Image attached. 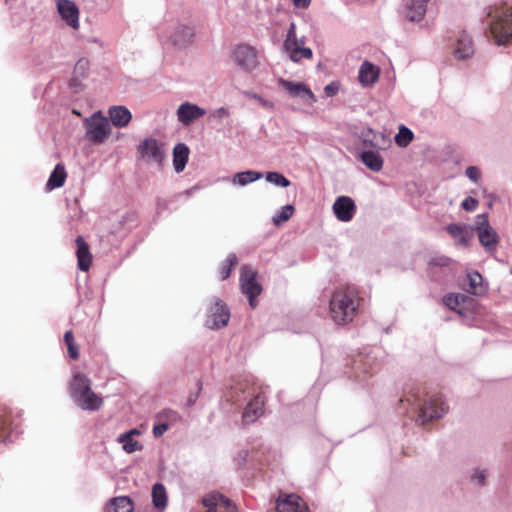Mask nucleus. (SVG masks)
<instances>
[{
	"label": "nucleus",
	"mask_w": 512,
	"mask_h": 512,
	"mask_svg": "<svg viewBox=\"0 0 512 512\" xmlns=\"http://www.w3.org/2000/svg\"><path fill=\"white\" fill-rule=\"evenodd\" d=\"M465 175L473 182H477L480 178V170L476 166H468Z\"/></svg>",
	"instance_id": "obj_45"
},
{
	"label": "nucleus",
	"mask_w": 512,
	"mask_h": 512,
	"mask_svg": "<svg viewBox=\"0 0 512 512\" xmlns=\"http://www.w3.org/2000/svg\"><path fill=\"white\" fill-rule=\"evenodd\" d=\"M430 0H403V14L411 22L421 21L426 14Z\"/></svg>",
	"instance_id": "obj_15"
},
{
	"label": "nucleus",
	"mask_w": 512,
	"mask_h": 512,
	"mask_svg": "<svg viewBox=\"0 0 512 512\" xmlns=\"http://www.w3.org/2000/svg\"><path fill=\"white\" fill-rule=\"evenodd\" d=\"M108 114L111 123L117 128L126 127L132 119V114L129 109L122 105L111 106L108 110Z\"/></svg>",
	"instance_id": "obj_21"
},
{
	"label": "nucleus",
	"mask_w": 512,
	"mask_h": 512,
	"mask_svg": "<svg viewBox=\"0 0 512 512\" xmlns=\"http://www.w3.org/2000/svg\"><path fill=\"white\" fill-rule=\"evenodd\" d=\"M405 401L413 409H419L418 421L422 425L434 419L442 418L448 412V406L442 395L431 396L422 405L418 403L419 400L415 395L407 396Z\"/></svg>",
	"instance_id": "obj_3"
},
{
	"label": "nucleus",
	"mask_w": 512,
	"mask_h": 512,
	"mask_svg": "<svg viewBox=\"0 0 512 512\" xmlns=\"http://www.w3.org/2000/svg\"><path fill=\"white\" fill-rule=\"evenodd\" d=\"M452 263V259L444 255H437L430 259L428 263L429 274L434 277L436 268H447Z\"/></svg>",
	"instance_id": "obj_33"
},
{
	"label": "nucleus",
	"mask_w": 512,
	"mask_h": 512,
	"mask_svg": "<svg viewBox=\"0 0 512 512\" xmlns=\"http://www.w3.org/2000/svg\"><path fill=\"white\" fill-rule=\"evenodd\" d=\"M70 396L82 410L96 411L103 400L91 388V380L83 373H75L70 384Z\"/></svg>",
	"instance_id": "obj_2"
},
{
	"label": "nucleus",
	"mask_w": 512,
	"mask_h": 512,
	"mask_svg": "<svg viewBox=\"0 0 512 512\" xmlns=\"http://www.w3.org/2000/svg\"><path fill=\"white\" fill-rule=\"evenodd\" d=\"M276 510L278 512H308V506L298 495L288 494L284 497H278L276 500Z\"/></svg>",
	"instance_id": "obj_17"
},
{
	"label": "nucleus",
	"mask_w": 512,
	"mask_h": 512,
	"mask_svg": "<svg viewBox=\"0 0 512 512\" xmlns=\"http://www.w3.org/2000/svg\"><path fill=\"white\" fill-rule=\"evenodd\" d=\"M66 176L67 174L64 166L57 164L47 181V188L49 190H53L55 188L62 187L65 183Z\"/></svg>",
	"instance_id": "obj_29"
},
{
	"label": "nucleus",
	"mask_w": 512,
	"mask_h": 512,
	"mask_svg": "<svg viewBox=\"0 0 512 512\" xmlns=\"http://www.w3.org/2000/svg\"><path fill=\"white\" fill-rule=\"evenodd\" d=\"M229 115H230V112L225 107L217 108L216 110H214L211 113V117L217 118V119H222V118L228 117Z\"/></svg>",
	"instance_id": "obj_46"
},
{
	"label": "nucleus",
	"mask_w": 512,
	"mask_h": 512,
	"mask_svg": "<svg viewBox=\"0 0 512 512\" xmlns=\"http://www.w3.org/2000/svg\"><path fill=\"white\" fill-rule=\"evenodd\" d=\"M339 89V82L333 81L325 86L324 92L327 97H333L338 93Z\"/></svg>",
	"instance_id": "obj_44"
},
{
	"label": "nucleus",
	"mask_w": 512,
	"mask_h": 512,
	"mask_svg": "<svg viewBox=\"0 0 512 512\" xmlns=\"http://www.w3.org/2000/svg\"><path fill=\"white\" fill-rule=\"evenodd\" d=\"M487 477L486 470L476 469L474 473L471 475V482L478 486L485 485Z\"/></svg>",
	"instance_id": "obj_40"
},
{
	"label": "nucleus",
	"mask_w": 512,
	"mask_h": 512,
	"mask_svg": "<svg viewBox=\"0 0 512 512\" xmlns=\"http://www.w3.org/2000/svg\"><path fill=\"white\" fill-rule=\"evenodd\" d=\"M296 26L294 23H291L290 24V27L288 29V32H287V37L284 41V47L287 46V45H291L293 44L294 42H297V37H296Z\"/></svg>",
	"instance_id": "obj_43"
},
{
	"label": "nucleus",
	"mask_w": 512,
	"mask_h": 512,
	"mask_svg": "<svg viewBox=\"0 0 512 512\" xmlns=\"http://www.w3.org/2000/svg\"><path fill=\"white\" fill-rule=\"evenodd\" d=\"M64 341L67 346H69V344H74V335H73L72 331L69 330V331L65 332Z\"/></svg>",
	"instance_id": "obj_51"
},
{
	"label": "nucleus",
	"mask_w": 512,
	"mask_h": 512,
	"mask_svg": "<svg viewBox=\"0 0 512 512\" xmlns=\"http://www.w3.org/2000/svg\"><path fill=\"white\" fill-rule=\"evenodd\" d=\"M168 428L169 426L166 423L155 425L153 428V435L155 437H160L168 430Z\"/></svg>",
	"instance_id": "obj_48"
},
{
	"label": "nucleus",
	"mask_w": 512,
	"mask_h": 512,
	"mask_svg": "<svg viewBox=\"0 0 512 512\" xmlns=\"http://www.w3.org/2000/svg\"><path fill=\"white\" fill-rule=\"evenodd\" d=\"M189 159V148L184 143H177L173 148V166L177 173L182 172Z\"/></svg>",
	"instance_id": "obj_25"
},
{
	"label": "nucleus",
	"mask_w": 512,
	"mask_h": 512,
	"mask_svg": "<svg viewBox=\"0 0 512 512\" xmlns=\"http://www.w3.org/2000/svg\"><path fill=\"white\" fill-rule=\"evenodd\" d=\"M257 272L249 265H243L240 271V287L244 295L248 297L249 305L256 307L255 298L261 294L262 287L256 280Z\"/></svg>",
	"instance_id": "obj_6"
},
{
	"label": "nucleus",
	"mask_w": 512,
	"mask_h": 512,
	"mask_svg": "<svg viewBox=\"0 0 512 512\" xmlns=\"http://www.w3.org/2000/svg\"><path fill=\"white\" fill-rule=\"evenodd\" d=\"M202 503L207 507L206 512H216V506L218 505H224L230 511L236 509L235 505L222 494L207 495L202 499Z\"/></svg>",
	"instance_id": "obj_26"
},
{
	"label": "nucleus",
	"mask_w": 512,
	"mask_h": 512,
	"mask_svg": "<svg viewBox=\"0 0 512 512\" xmlns=\"http://www.w3.org/2000/svg\"><path fill=\"white\" fill-rule=\"evenodd\" d=\"M358 307L359 298L354 288H338L333 292L330 298V317L336 324L345 325L354 319Z\"/></svg>",
	"instance_id": "obj_1"
},
{
	"label": "nucleus",
	"mask_w": 512,
	"mask_h": 512,
	"mask_svg": "<svg viewBox=\"0 0 512 512\" xmlns=\"http://www.w3.org/2000/svg\"><path fill=\"white\" fill-rule=\"evenodd\" d=\"M471 301L472 298L462 293H450L443 297L444 305L460 315H464V307Z\"/></svg>",
	"instance_id": "obj_23"
},
{
	"label": "nucleus",
	"mask_w": 512,
	"mask_h": 512,
	"mask_svg": "<svg viewBox=\"0 0 512 512\" xmlns=\"http://www.w3.org/2000/svg\"><path fill=\"white\" fill-rule=\"evenodd\" d=\"M285 49L289 52L290 59L293 62H299L301 59H310L313 55L310 48L298 46L297 42L285 46Z\"/></svg>",
	"instance_id": "obj_31"
},
{
	"label": "nucleus",
	"mask_w": 512,
	"mask_h": 512,
	"mask_svg": "<svg viewBox=\"0 0 512 512\" xmlns=\"http://www.w3.org/2000/svg\"><path fill=\"white\" fill-rule=\"evenodd\" d=\"M247 96L260 102L262 106L267 108H272L273 104L267 100H265L262 96L256 94V93H247Z\"/></svg>",
	"instance_id": "obj_47"
},
{
	"label": "nucleus",
	"mask_w": 512,
	"mask_h": 512,
	"mask_svg": "<svg viewBox=\"0 0 512 512\" xmlns=\"http://www.w3.org/2000/svg\"><path fill=\"white\" fill-rule=\"evenodd\" d=\"M67 349L68 354L72 359H77L79 357L78 347L75 345V343L69 344V346H67Z\"/></svg>",
	"instance_id": "obj_49"
},
{
	"label": "nucleus",
	"mask_w": 512,
	"mask_h": 512,
	"mask_svg": "<svg viewBox=\"0 0 512 512\" xmlns=\"http://www.w3.org/2000/svg\"><path fill=\"white\" fill-rule=\"evenodd\" d=\"M167 414L173 416V417H177V413L175 411H172V410H169L167 411Z\"/></svg>",
	"instance_id": "obj_56"
},
{
	"label": "nucleus",
	"mask_w": 512,
	"mask_h": 512,
	"mask_svg": "<svg viewBox=\"0 0 512 512\" xmlns=\"http://www.w3.org/2000/svg\"><path fill=\"white\" fill-rule=\"evenodd\" d=\"M267 182L274 184L275 186L286 188L290 186V181L280 172L272 171L265 175Z\"/></svg>",
	"instance_id": "obj_37"
},
{
	"label": "nucleus",
	"mask_w": 512,
	"mask_h": 512,
	"mask_svg": "<svg viewBox=\"0 0 512 512\" xmlns=\"http://www.w3.org/2000/svg\"><path fill=\"white\" fill-rule=\"evenodd\" d=\"M89 62L86 59H80L74 67L75 77H84L88 71Z\"/></svg>",
	"instance_id": "obj_39"
},
{
	"label": "nucleus",
	"mask_w": 512,
	"mask_h": 512,
	"mask_svg": "<svg viewBox=\"0 0 512 512\" xmlns=\"http://www.w3.org/2000/svg\"><path fill=\"white\" fill-rule=\"evenodd\" d=\"M475 230L478 235L479 242L488 253L496 251L499 237L494 228L489 224L488 215L486 213L479 214L476 217Z\"/></svg>",
	"instance_id": "obj_5"
},
{
	"label": "nucleus",
	"mask_w": 512,
	"mask_h": 512,
	"mask_svg": "<svg viewBox=\"0 0 512 512\" xmlns=\"http://www.w3.org/2000/svg\"><path fill=\"white\" fill-rule=\"evenodd\" d=\"M413 132L406 126L401 125L398 133L395 135V142L399 147H406L413 140Z\"/></svg>",
	"instance_id": "obj_34"
},
{
	"label": "nucleus",
	"mask_w": 512,
	"mask_h": 512,
	"mask_svg": "<svg viewBox=\"0 0 512 512\" xmlns=\"http://www.w3.org/2000/svg\"><path fill=\"white\" fill-rule=\"evenodd\" d=\"M152 502L158 509H164L167 506V492L162 483H156L152 488Z\"/></svg>",
	"instance_id": "obj_32"
},
{
	"label": "nucleus",
	"mask_w": 512,
	"mask_h": 512,
	"mask_svg": "<svg viewBox=\"0 0 512 512\" xmlns=\"http://www.w3.org/2000/svg\"><path fill=\"white\" fill-rule=\"evenodd\" d=\"M5 425H6V424H5V423H3V427L1 428L3 431L6 429Z\"/></svg>",
	"instance_id": "obj_57"
},
{
	"label": "nucleus",
	"mask_w": 512,
	"mask_h": 512,
	"mask_svg": "<svg viewBox=\"0 0 512 512\" xmlns=\"http://www.w3.org/2000/svg\"><path fill=\"white\" fill-rule=\"evenodd\" d=\"M278 83L290 94V96L298 97L310 105L316 102L314 93L306 84L283 78L279 79Z\"/></svg>",
	"instance_id": "obj_11"
},
{
	"label": "nucleus",
	"mask_w": 512,
	"mask_h": 512,
	"mask_svg": "<svg viewBox=\"0 0 512 512\" xmlns=\"http://www.w3.org/2000/svg\"><path fill=\"white\" fill-rule=\"evenodd\" d=\"M233 59L237 66L245 72L254 71L259 64L256 49L245 43L239 44L234 48Z\"/></svg>",
	"instance_id": "obj_8"
},
{
	"label": "nucleus",
	"mask_w": 512,
	"mask_h": 512,
	"mask_svg": "<svg viewBox=\"0 0 512 512\" xmlns=\"http://www.w3.org/2000/svg\"><path fill=\"white\" fill-rule=\"evenodd\" d=\"M453 54L459 60H466L474 54V46L471 37L462 31L456 37Z\"/></svg>",
	"instance_id": "obj_18"
},
{
	"label": "nucleus",
	"mask_w": 512,
	"mask_h": 512,
	"mask_svg": "<svg viewBox=\"0 0 512 512\" xmlns=\"http://www.w3.org/2000/svg\"><path fill=\"white\" fill-rule=\"evenodd\" d=\"M76 245H77V259H78V268L81 271H87L92 263V256L89 251L88 244L85 242L84 238L82 236H78L76 238Z\"/></svg>",
	"instance_id": "obj_22"
},
{
	"label": "nucleus",
	"mask_w": 512,
	"mask_h": 512,
	"mask_svg": "<svg viewBox=\"0 0 512 512\" xmlns=\"http://www.w3.org/2000/svg\"><path fill=\"white\" fill-rule=\"evenodd\" d=\"M379 77V69L369 61H364L359 69V82L365 86H371Z\"/></svg>",
	"instance_id": "obj_24"
},
{
	"label": "nucleus",
	"mask_w": 512,
	"mask_h": 512,
	"mask_svg": "<svg viewBox=\"0 0 512 512\" xmlns=\"http://www.w3.org/2000/svg\"><path fill=\"white\" fill-rule=\"evenodd\" d=\"M205 114L206 110L204 108L190 102L182 103L177 109L178 121L185 126L190 125Z\"/></svg>",
	"instance_id": "obj_16"
},
{
	"label": "nucleus",
	"mask_w": 512,
	"mask_h": 512,
	"mask_svg": "<svg viewBox=\"0 0 512 512\" xmlns=\"http://www.w3.org/2000/svg\"><path fill=\"white\" fill-rule=\"evenodd\" d=\"M263 178V174L258 171L248 170L236 173L232 178V184L239 186H246L249 183L255 182Z\"/></svg>",
	"instance_id": "obj_30"
},
{
	"label": "nucleus",
	"mask_w": 512,
	"mask_h": 512,
	"mask_svg": "<svg viewBox=\"0 0 512 512\" xmlns=\"http://www.w3.org/2000/svg\"><path fill=\"white\" fill-rule=\"evenodd\" d=\"M230 318V311L226 304L218 299L214 298L213 304L208 310V316L206 325L210 329H220L228 324Z\"/></svg>",
	"instance_id": "obj_10"
},
{
	"label": "nucleus",
	"mask_w": 512,
	"mask_h": 512,
	"mask_svg": "<svg viewBox=\"0 0 512 512\" xmlns=\"http://www.w3.org/2000/svg\"><path fill=\"white\" fill-rule=\"evenodd\" d=\"M462 287L468 293L476 296L483 295L487 291V287L483 283V278L477 271L467 273Z\"/></svg>",
	"instance_id": "obj_20"
},
{
	"label": "nucleus",
	"mask_w": 512,
	"mask_h": 512,
	"mask_svg": "<svg viewBox=\"0 0 512 512\" xmlns=\"http://www.w3.org/2000/svg\"><path fill=\"white\" fill-rule=\"evenodd\" d=\"M197 397H198L197 394H190L188 399H187L188 406H192L196 402Z\"/></svg>",
	"instance_id": "obj_54"
},
{
	"label": "nucleus",
	"mask_w": 512,
	"mask_h": 512,
	"mask_svg": "<svg viewBox=\"0 0 512 512\" xmlns=\"http://www.w3.org/2000/svg\"><path fill=\"white\" fill-rule=\"evenodd\" d=\"M194 29L184 24L176 25L168 34L169 42L176 48H186L192 44Z\"/></svg>",
	"instance_id": "obj_12"
},
{
	"label": "nucleus",
	"mask_w": 512,
	"mask_h": 512,
	"mask_svg": "<svg viewBox=\"0 0 512 512\" xmlns=\"http://www.w3.org/2000/svg\"><path fill=\"white\" fill-rule=\"evenodd\" d=\"M335 217L341 222H349L356 213L354 200L349 196H339L333 204Z\"/></svg>",
	"instance_id": "obj_14"
},
{
	"label": "nucleus",
	"mask_w": 512,
	"mask_h": 512,
	"mask_svg": "<svg viewBox=\"0 0 512 512\" xmlns=\"http://www.w3.org/2000/svg\"><path fill=\"white\" fill-rule=\"evenodd\" d=\"M293 213H294L293 205H290V204L285 205L281 208V210L277 214H275L273 216L272 221H273L274 225L280 226L284 222L288 221L293 216Z\"/></svg>",
	"instance_id": "obj_35"
},
{
	"label": "nucleus",
	"mask_w": 512,
	"mask_h": 512,
	"mask_svg": "<svg viewBox=\"0 0 512 512\" xmlns=\"http://www.w3.org/2000/svg\"><path fill=\"white\" fill-rule=\"evenodd\" d=\"M478 200L474 197H471V196H468L466 197L462 203H461V207L465 210V211H475L477 209V206H478Z\"/></svg>",
	"instance_id": "obj_42"
},
{
	"label": "nucleus",
	"mask_w": 512,
	"mask_h": 512,
	"mask_svg": "<svg viewBox=\"0 0 512 512\" xmlns=\"http://www.w3.org/2000/svg\"><path fill=\"white\" fill-rule=\"evenodd\" d=\"M57 11L62 20L71 28H79V9L72 0H56Z\"/></svg>",
	"instance_id": "obj_13"
},
{
	"label": "nucleus",
	"mask_w": 512,
	"mask_h": 512,
	"mask_svg": "<svg viewBox=\"0 0 512 512\" xmlns=\"http://www.w3.org/2000/svg\"><path fill=\"white\" fill-rule=\"evenodd\" d=\"M292 1H293V4L295 7L302 8V9L307 8L311 3V0H292Z\"/></svg>",
	"instance_id": "obj_50"
},
{
	"label": "nucleus",
	"mask_w": 512,
	"mask_h": 512,
	"mask_svg": "<svg viewBox=\"0 0 512 512\" xmlns=\"http://www.w3.org/2000/svg\"><path fill=\"white\" fill-rule=\"evenodd\" d=\"M359 158L371 171L379 172L383 167L384 161L378 152L372 150L363 151L360 153Z\"/></svg>",
	"instance_id": "obj_28"
},
{
	"label": "nucleus",
	"mask_w": 512,
	"mask_h": 512,
	"mask_svg": "<svg viewBox=\"0 0 512 512\" xmlns=\"http://www.w3.org/2000/svg\"><path fill=\"white\" fill-rule=\"evenodd\" d=\"M264 402V397L262 395H257L247 404L242 416L245 424L254 423L263 415Z\"/></svg>",
	"instance_id": "obj_19"
},
{
	"label": "nucleus",
	"mask_w": 512,
	"mask_h": 512,
	"mask_svg": "<svg viewBox=\"0 0 512 512\" xmlns=\"http://www.w3.org/2000/svg\"><path fill=\"white\" fill-rule=\"evenodd\" d=\"M492 17L490 33L497 45H504L512 37V11L507 8H496L488 12Z\"/></svg>",
	"instance_id": "obj_4"
},
{
	"label": "nucleus",
	"mask_w": 512,
	"mask_h": 512,
	"mask_svg": "<svg viewBox=\"0 0 512 512\" xmlns=\"http://www.w3.org/2000/svg\"><path fill=\"white\" fill-rule=\"evenodd\" d=\"M133 510V503L128 496L112 498L104 508V512H133Z\"/></svg>",
	"instance_id": "obj_27"
},
{
	"label": "nucleus",
	"mask_w": 512,
	"mask_h": 512,
	"mask_svg": "<svg viewBox=\"0 0 512 512\" xmlns=\"http://www.w3.org/2000/svg\"><path fill=\"white\" fill-rule=\"evenodd\" d=\"M447 232L454 238H458L466 232V226L461 224L452 223L446 227Z\"/></svg>",
	"instance_id": "obj_41"
},
{
	"label": "nucleus",
	"mask_w": 512,
	"mask_h": 512,
	"mask_svg": "<svg viewBox=\"0 0 512 512\" xmlns=\"http://www.w3.org/2000/svg\"><path fill=\"white\" fill-rule=\"evenodd\" d=\"M238 263L237 256L232 253L229 254L222 267L220 268V278L221 280L227 279L231 275V271L233 267Z\"/></svg>",
	"instance_id": "obj_38"
},
{
	"label": "nucleus",
	"mask_w": 512,
	"mask_h": 512,
	"mask_svg": "<svg viewBox=\"0 0 512 512\" xmlns=\"http://www.w3.org/2000/svg\"><path fill=\"white\" fill-rule=\"evenodd\" d=\"M87 137L93 143H103L111 132V126L107 117L101 112L94 113L86 120Z\"/></svg>",
	"instance_id": "obj_7"
},
{
	"label": "nucleus",
	"mask_w": 512,
	"mask_h": 512,
	"mask_svg": "<svg viewBox=\"0 0 512 512\" xmlns=\"http://www.w3.org/2000/svg\"><path fill=\"white\" fill-rule=\"evenodd\" d=\"M140 156L148 163L161 166L166 153L163 144L155 138H145L138 146Z\"/></svg>",
	"instance_id": "obj_9"
},
{
	"label": "nucleus",
	"mask_w": 512,
	"mask_h": 512,
	"mask_svg": "<svg viewBox=\"0 0 512 512\" xmlns=\"http://www.w3.org/2000/svg\"><path fill=\"white\" fill-rule=\"evenodd\" d=\"M123 434L125 438H129V436L133 437L134 435L140 434V431L138 429H131Z\"/></svg>",
	"instance_id": "obj_53"
},
{
	"label": "nucleus",
	"mask_w": 512,
	"mask_h": 512,
	"mask_svg": "<svg viewBox=\"0 0 512 512\" xmlns=\"http://www.w3.org/2000/svg\"><path fill=\"white\" fill-rule=\"evenodd\" d=\"M458 242H459V244H461L463 246H467L468 245V237L466 235V232H464L462 235H460L458 237Z\"/></svg>",
	"instance_id": "obj_52"
},
{
	"label": "nucleus",
	"mask_w": 512,
	"mask_h": 512,
	"mask_svg": "<svg viewBox=\"0 0 512 512\" xmlns=\"http://www.w3.org/2000/svg\"><path fill=\"white\" fill-rule=\"evenodd\" d=\"M297 45L298 46H303L304 45V39L303 38H301V39L297 38Z\"/></svg>",
	"instance_id": "obj_55"
},
{
	"label": "nucleus",
	"mask_w": 512,
	"mask_h": 512,
	"mask_svg": "<svg viewBox=\"0 0 512 512\" xmlns=\"http://www.w3.org/2000/svg\"><path fill=\"white\" fill-rule=\"evenodd\" d=\"M118 442L122 444L123 450L129 454L142 449V445L138 441L130 436L129 438H125L123 433L119 435Z\"/></svg>",
	"instance_id": "obj_36"
}]
</instances>
